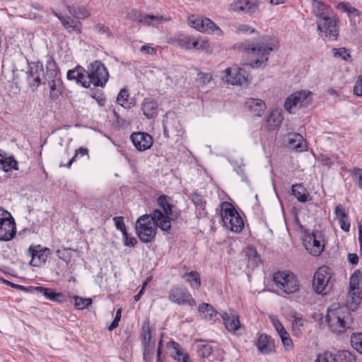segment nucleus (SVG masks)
I'll return each instance as SVG.
<instances>
[{
  "mask_svg": "<svg viewBox=\"0 0 362 362\" xmlns=\"http://www.w3.org/2000/svg\"><path fill=\"white\" fill-rule=\"evenodd\" d=\"M198 310L199 313H206V317L209 315V319H212L214 316L218 314V312L214 308V307L206 303H203L199 305Z\"/></svg>",
  "mask_w": 362,
  "mask_h": 362,
  "instance_id": "obj_51",
  "label": "nucleus"
},
{
  "mask_svg": "<svg viewBox=\"0 0 362 362\" xmlns=\"http://www.w3.org/2000/svg\"><path fill=\"white\" fill-rule=\"evenodd\" d=\"M190 200L198 210H205L206 201L201 194L194 192L190 196Z\"/></svg>",
  "mask_w": 362,
  "mask_h": 362,
  "instance_id": "obj_45",
  "label": "nucleus"
},
{
  "mask_svg": "<svg viewBox=\"0 0 362 362\" xmlns=\"http://www.w3.org/2000/svg\"><path fill=\"white\" fill-rule=\"evenodd\" d=\"M50 250L48 247L42 248L40 245H30L27 251L28 255L31 257L30 265L39 267L47 262Z\"/></svg>",
  "mask_w": 362,
  "mask_h": 362,
  "instance_id": "obj_16",
  "label": "nucleus"
},
{
  "mask_svg": "<svg viewBox=\"0 0 362 362\" xmlns=\"http://www.w3.org/2000/svg\"><path fill=\"white\" fill-rule=\"evenodd\" d=\"M315 362H336L334 354L329 351L318 354Z\"/></svg>",
  "mask_w": 362,
  "mask_h": 362,
  "instance_id": "obj_59",
  "label": "nucleus"
},
{
  "mask_svg": "<svg viewBox=\"0 0 362 362\" xmlns=\"http://www.w3.org/2000/svg\"><path fill=\"white\" fill-rule=\"evenodd\" d=\"M257 8V5L255 3L250 2V1H240L236 5L235 10L240 11L247 13H253Z\"/></svg>",
  "mask_w": 362,
  "mask_h": 362,
  "instance_id": "obj_44",
  "label": "nucleus"
},
{
  "mask_svg": "<svg viewBox=\"0 0 362 362\" xmlns=\"http://www.w3.org/2000/svg\"><path fill=\"white\" fill-rule=\"evenodd\" d=\"M222 319L226 329L233 334L241 335L243 328L240 325L239 317L236 315L224 313Z\"/></svg>",
  "mask_w": 362,
  "mask_h": 362,
  "instance_id": "obj_21",
  "label": "nucleus"
},
{
  "mask_svg": "<svg viewBox=\"0 0 362 362\" xmlns=\"http://www.w3.org/2000/svg\"><path fill=\"white\" fill-rule=\"evenodd\" d=\"M153 334L155 331L150 325V320L146 318L143 322L140 331L141 344H156L155 340L153 339Z\"/></svg>",
  "mask_w": 362,
  "mask_h": 362,
  "instance_id": "obj_26",
  "label": "nucleus"
},
{
  "mask_svg": "<svg viewBox=\"0 0 362 362\" xmlns=\"http://www.w3.org/2000/svg\"><path fill=\"white\" fill-rule=\"evenodd\" d=\"M334 214L339 218L340 228L344 232H349L351 227V223L348 214L341 208L340 204L334 207Z\"/></svg>",
  "mask_w": 362,
  "mask_h": 362,
  "instance_id": "obj_31",
  "label": "nucleus"
},
{
  "mask_svg": "<svg viewBox=\"0 0 362 362\" xmlns=\"http://www.w3.org/2000/svg\"><path fill=\"white\" fill-rule=\"evenodd\" d=\"M33 291H37L45 296L47 300H50L55 290L51 288L43 286H34Z\"/></svg>",
  "mask_w": 362,
  "mask_h": 362,
  "instance_id": "obj_60",
  "label": "nucleus"
},
{
  "mask_svg": "<svg viewBox=\"0 0 362 362\" xmlns=\"http://www.w3.org/2000/svg\"><path fill=\"white\" fill-rule=\"evenodd\" d=\"M325 233L314 229L312 232L305 230L303 235V246L309 254L314 257L320 256L325 250Z\"/></svg>",
  "mask_w": 362,
  "mask_h": 362,
  "instance_id": "obj_3",
  "label": "nucleus"
},
{
  "mask_svg": "<svg viewBox=\"0 0 362 362\" xmlns=\"http://www.w3.org/2000/svg\"><path fill=\"white\" fill-rule=\"evenodd\" d=\"M152 218L153 225L156 228H159L161 230L171 234L172 222H175L179 218H173V216L163 214L161 210L156 209L148 214Z\"/></svg>",
  "mask_w": 362,
  "mask_h": 362,
  "instance_id": "obj_15",
  "label": "nucleus"
},
{
  "mask_svg": "<svg viewBox=\"0 0 362 362\" xmlns=\"http://www.w3.org/2000/svg\"><path fill=\"white\" fill-rule=\"evenodd\" d=\"M245 255L247 258V266L249 267L255 268L259 266L261 258L255 247L248 246L245 251Z\"/></svg>",
  "mask_w": 362,
  "mask_h": 362,
  "instance_id": "obj_39",
  "label": "nucleus"
},
{
  "mask_svg": "<svg viewBox=\"0 0 362 362\" xmlns=\"http://www.w3.org/2000/svg\"><path fill=\"white\" fill-rule=\"evenodd\" d=\"M16 233V223L11 214H0V241L11 240Z\"/></svg>",
  "mask_w": 362,
  "mask_h": 362,
  "instance_id": "obj_14",
  "label": "nucleus"
},
{
  "mask_svg": "<svg viewBox=\"0 0 362 362\" xmlns=\"http://www.w3.org/2000/svg\"><path fill=\"white\" fill-rule=\"evenodd\" d=\"M228 83L232 85L244 86L248 84V73L240 67H229L224 71Z\"/></svg>",
  "mask_w": 362,
  "mask_h": 362,
  "instance_id": "obj_17",
  "label": "nucleus"
},
{
  "mask_svg": "<svg viewBox=\"0 0 362 362\" xmlns=\"http://www.w3.org/2000/svg\"><path fill=\"white\" fill-rule=\"evenodd\" d=\"M337 8L347 13L351 25L356 26L361 20L362 13L354 7H352L349 2H340L337 5Z\"/></svg>",
  "mask_w": 362,
  "mask_h": 362,
  "instance_id": "obj_22",
  "label": "nucleus"
},
{
  "mask_svg": "<svg viewBox=\"0 0 362 362\" xmlns=\"http://www.w3.org/2000/svg\"><path fill=\"white\" fill-rule=\"evenodd\" d=\"M192 36H187L183 35H180L177 37L175 38L173 41L177 43V45L185 49H190Z\"/></svg>",
  "mask_w": 362,
  "mask_h": 362,
  "instance_id": "obj_52",
  "label": "nucleus"
},
{
  "mask_svg": "<svg viewBox=\"0 0 362 362\" xmlns=\"http://www.w3.org/2000/svg\"><path fill=\"white\" fill-rule=\"evenodd\" d=\"M76 78L75 81L77 83L81 84L83 86V83L85 80V73H86L87 70H86L81 65H77L76 66Z\"/></svg>",
  "mask_w": 362,
  "mask_h": 362,
  "instance_id": "obj_61",
  "label": "nucleus"
},
{
  "mask_svg": "<svg viewBox=\"0 0 362 362\" xmlns=\"http://www.w3.org/2000/svg\"><path fill=\"white\" fill-rule=\"evenodd\" d=\"M126 19L132 22H138L144 25H150L154 23H159L163 17L151 14L144 15L137 9L134 8L127 13Z\"/></svg>",
  "mask_w": 362,
  "mask_h": 362,
  "instance_id": "obj_19",
  "label": "nucleus"
},
{
  "mask_svg": "<svg viewBox=\"0 0 362 362\" xmlns=\"http://www.w3.org/2000/svg\"><path fill=\"white\" fill-rule=\"evenodd\" d=\"M273 281L276 286L287 294H291L299 290L297 277L291 272L279 271L274 274Z\"/></svg>",
  "mask_w": 362,
  "mask_h": 362,
  "instance_id": "obj_6",
  "label": "nucleus"
},
{
  "mask_svg": "<svg viewBox=\"0 0 362 362\" xmlns=\"http://www.w3.org/2000/svg\"><path fill=\"white\" fill-rule=\"evenodd\" d=\"M288 146L299 152L305 151L308 149L305 139L298 133H293L288 135Z\"/></svg>",
  "mask_w": 362,
  "mask_h": 362,
  "instance_id": "obj_30",
  "label": "nucleus"
},
{
  "mask_svg": "<svg viewBox=\"0 0 362 362\" xmlns=\"http://www.w3.org/2000/svg\"><path fill=\"white\" fill-rule=\"evenodd\" d=\"M284 117L278 110L272 111L267 119L266 128L268 131H275L281 124Z\"/></svg>",
  "mask_w": 362,
  "mask_h": 362,
  "instance_id": "obj_32",
  "label": "nucleus"
},
{
  "mask_svg": "<svg viewBox=\"0 0 362 362\" xmlns=\"http://www.w3.org/2000/svg\"><path fill=\"white\" fill-rule=\"evenodd\" d=\"M129 94L128 89L126 88H122L117 96V104L127 109L133 107L134 103L129 101Z\"/></svg>",
  "mask_w": 362,
  "mask_h": 362,
  "instance_id": "obj_42",
  "label": "nucleus"
},
{
  "mask_svg": "<svg viewBox=\"0 0 362 362\" xmlns=\"http://www.w3.org/2000/svg\"><path fill=\"white\" fill-rule=\"evenodd\" d=\"M113 221L115 222L116 228L120 230L122 235H126V233L127 231L125 223L124 222V218L122 216H116L113 218Z\"/></svg>",
  "mask_w": 362,
  "mask_h": 362,
  "instance_id": "obj_62",
  "label": "nucleus"
},
{
  "mask_svg": "<svg viewBox=\"0 0 362 362\" xmlns=\"http://www.w3.org/2000/svg\"><path fill=\"white\" fill-rule=\"evenodd\" d=\"M256 346L257 350L262 354H270L275 351L274 339L265 333L259 334Z\"/></svg>",
  "mask_w": 362,
  "mask_h": 362,
  "instance_id": "obj_23",
  "label": "nucleus"
},
{
  "mask_svg": "<svg viewBox=\"0 0 362 362\" xmlns=\"http://www.w3.org/2000/svg\"><path fill=\"white\" fill-rule=\"evenodd\" d=\"M3 165V169L5 172H8L12 169L18 170V162L13 157H8V158H3L0 163Z\"/></svg>",
  "mask_w": 362,
  "mask_h": 362,
  "instance_id": "obj_50",
  "label": "nucleus"
},
{
  "mask_svg": "<svg viewBox=\"0 0 362 362\" xmlns=\"http://www.w3.org/2000/svg\"><path fill=\"white\" fill-rule=\"evenodd\" d=\"M73 298L74 300V306L78 310L87 308L93 303L91 298H84L78 296H74Z\"/></svg>",
  "mask_w": 362,
  "mask_h": 362,
  "instance_id": "obj_48",
  "label": "nucleus"
},
{
  "mask_svg": "<svg viewBox=\"0 0 362 362\" xmlns=\"http://www.w3.org/2000/svg\"><path fill=\"white\" fill-rule=\"evenodd\" d=\"M66 8L71 16L78 20L88 18L91 14L90 10L83 5L68 4L66 6Z\"/></svg>",
  "mask_w": 362,
  "mask_h": 362,
  "instance_id": "obj_28",
  "label": "nucleus"
},
{
  "mask_svg": "<svg viewBox=\"0 0 362 362\" xmlns=\"http://www.w3.org/2000/svg\"><path fill=\"white\" fill-rule=\"evenodd\" d=\"M311 93L306 90L295 92L288 96L284 102V108L290 113L297 107H303L308 106L311 101Z\"/></svg>",
  "mask_w": 362,
  "mask_h": 362,
  "instance_id": "obj_11",
  "label": "nucleus"
},
{
  "mask_svg": "<svg viewBox=\"0 0 362 362\" xmlns=\"http://www.w3.org/2000/svg\"><path fill=\"white\" fill-rule=\"evenodd\" d=\"M157 204L162 209L163 214L179 218L181 215V211L173 204L172 197L161 194L157 198Z\"/></svg>",
  "mask_w": 362,
  "mask_h": 362,
  "instance_id": "obj_20",
  "label": "nucleus"
},
{
  "mask_svg": "<svg viewBox=\"0 0 362 362\" xmlns=\"http://www.w3.org/2000/svg\"><path fill=\"white\" fill-rule=\"evenodd\" d=\"M90 96L95 99L100 106H104L105 105L106 98L102 91L95 90L91 88Z\"/></svg>",
  "mask_w": 362,
  "mask_h": 362,
  "instance_id": "obj_56",
  "label": "nucleus"
},
{
  "mask_svg": "<svg viewBox=\"0 0 362 362\" xmlns=\"http://www.w3.org/2000/svg\"><path fill=\"white\" fill-rule=\"evenodd\" d=\"M313 7H314V13L315 16L318 18V20L320 18H322V17L328 16L331 14L332 12L331 11L330 7H329L325 4L319 1H314L313 3Z\"/></svg>",
  "mask_w": 362,
  "mask_h": 362,
  "instance_id": "obj_40",
  "label": "nucleus"
},
{
  "mask_svg": "<svg viewBox=\"0 0 362 362\" xmlns=\"http://www.w3.org/2000/svg\"><path fill=\"white\" fill-rule=\"evenodd\" d=\"M291 192L293 196L300 202L305 203L309 199L310 194L303 184H295L292 185Z\"/></svg>",
  "mask_w": 362,
  "mask_h": 362,
  "instance_id": "obj_37",
  "label": "nucleus"
},
{
  "mask_svg": "<svg viewBox=\"0 0 362 362\" xmlns=\"http://www.w3.org/2000/svg\"><path fill=\"white\" fill-rule=\"evenodd\" d=\"M166 346L168 349H173L170 352V356L175 361H180L181 356L185 353L180 344L174 340L168 342Z\"/></svg>",
  "mask_w": 362,
  "mask_h": 362,
  "instance_id": "obj_41",
  "label": "nucleus"
},
{
  "mask_svg": "<svg viewBox=\"0 0 362 362\" xmlns=\"http://www.w3.org/2000/svg\"><path fill=\"white\" fill-rule=\"evenodd\" d=\"M88 81H84L83 87L88 88L93 83L95 87H104L108 81L109 74L105 64L98 60L90 63L87 67Z\"/></svg>",
  "mask_w": 362,
  "mask_h": 362,
  "instance_id": "obj_2",
  "label": "nucleus"
},
{
  "mask_svg": "<svg viewBox=\"0 0 362 362\" xmlns=\"http://www.w3.org/2000/svg\"><path fill=\"white\" fill-rule=\"evenodd\" d=\"M223 226L233 232L240 233L244 228V222L238 213V215L233 216V218L230 217L227 222L223 223Z\"/></svg>",
  "mask_w": 362,
  "mask_h": 362,
  "instance_id": "obj_36",
  "label": "nucleus"
},
{
  "mask_svg": "<svg viewBox=\"0 0 362 362\" xmlns=\"http://www.w3.org/2000/svg\"><path fill=\"white\" fill-rule=\"evenodd\" d=\"M28 62V70L26 71V80L28 86L33 90H36L41 85H43V81L41 76L44 77V66L40 60Z\"/></svg>",
  "mask_w": 362,
  "mask_h": 362,
  "instance_id": "obj_7",
  "label": "nucleus"
},
{
  "mask_svg": "<svg viewBox=\"0 0 362 362\" xmlns=\"http://www.w3.org/2000/svg\"><path fill=\"white\" fill-rule=\"evenodd\" d=\"M212 80V76L209 73L199 72L197 81L202 86H205L211 82Z\"/></svg>",
  "mask_w": 362,
  "mask_h": 362,
  "instance_id": "obj_63",
  "label": "nucleus"
},
{
  "mask_svg": "<svg viewBox=\"0 0 362 362\" xmlns=\"http://www.w3.org/2000/svg\"><path fill=\"white\" fill-rule=\"evenodd\" d=\"M187 23L189 26L201 33L206 32L211 34L217 31L222 33L221 29L206 17H197L195 15H191L188 17Z\"/></svg>",
  "mask_w": 362,
  "mask_h": 362,
  "instance_id": "obj_10",
  "label": "nucleus"
},
{
  "mask_svg": "<svg viewBox=\"0 0 362 362\" xmlns=\"http://www.w3.org/2000/svg\"><path fill=\"white\" fill-rule=\"evenodd\" d=\"M152 223V218L147 214L139 216L136 221V234L144 243H150L155 240L157 228Z\"/></svg>",
  "mask_w": 362,
  "mask_h": 362,
  "instance_id": "obj_4",
  "label": "nucleus"
},
{
  "mask_svg": "<svg viewBox=\"0 0 362 362\" xmlns=\"http://www.w3.org/2000/svg\"><path fill=\"white\" fill-rule=\"evenodd\" d=\"M53 14L60 21L64 28L69 32H76L77 34L81 33L83 25L81 21H76L70 16H64L56 11H54Z\"/></svg>",
  "mask_w": 362,
  "mask_h": 362,
  "instance_id": "obj_24",
  "label": "nucleus"
},
{
  "mask_svg": "<svg viewBox=\"0 0 362 362\" xmlns=\"http://www.w3.org/2000/svg\"><path fill=\"white\" fill-rule=\"evenodd\" d=\"M3 282L6 285L9 286L13 288H16L17 290H19V291H23L25 293H33V292L34 286H25L23 285L14 284L13 282H11V281H9L8 280H5V279L3 280Z\"/></svg>",
  "mask_w": 362,
  "mask_h": 362,
  "instance_id": "obj_58",
  "label": "nucleus"
},
{
  "mask_svg": "<svg viewBox=\"0 0 362 362\" xmlns=\"http://www.w3.org/2000/svg\"><path fill=\"white\" fill-rule=\"evenodd\" d=\"M187 283H188L191 288L198 290L202 285L199 274L197 271H191L186 272L181 276Z\"/></svg>",
  "mask_w": 362,
  "mask_h": 362,
  "instance_id": "obj_35",
  "label": "nucleus"
},
{
  "mask_svg": "<svg viewBox=\"0 0 362 362\" xmlns=\"http://www.w3.org/2000/svg\"><path fill=\"white\" fill-rule=\"evenodd\" d=\"M45 74L44 79L61 78L60 69L52 55L47 54L46 57Z\"/></svg>",
  "mask_w": 362,
  "mask_h": 362,
  "instance_id": "obj_25",
  "label": "nucleus"
},
{
  "mask_svg": "<svg viewBox=\"0 0 362 362\" xmlns=\"http://www.w3.org/2000/svg\"><path fill=\"white\" fill-rule=\"evenodd\" d=\"M163 135L165 138L170 139L171 136H180L182 134V127L179 119L175 113L167 112L163 119Z\"/></svg>",
  "mask_w": 362,
  "mask_h": 362,
  "instance_id": "obj_12",
  "label": "nucleus"
},
{
  "mask_svg": "<svg viewBox=\"0 0 362 362\" xmlns=\"http://www.w3.org/2000/svg\"><path fill=\"white\" fill-rule=\"evenodd\" d=\"M353 176V180L358 185V187L362 189V169L358 167H354L349 170Z\"/></svg>",
  "mask_w": 362,
  "mask_h": 362,
  "instance_id": "obj_54",
  "label": "nucleus"
},
{
  "mask_svg": "<svg viewBox=\"0 0 362 362\" xmlns=\"http://www.w3.org/2000/svg\"><path fill=\"white\" fill-rule=\"evenodd\" d=\"M168 299L172 303L179 305L193 307L196 305V300L189 290L180 285H174L171 287L168 293Z\"/></svg>",
  "mask_w": 362,
  "mask_h": 362,
  "instance_id": "obj_8",
  "label": "nucleus"
},
{
  "mask_svg": "<svg viewBox=\"0 0 362 362\" xmlns=\"http://www.w3.org/2000/svg\"><path fill=\"white\" fill-rule=\"evenodd\" d=\"M279 336L281 340L284 348L286 351H290L293 348V343L289 333L286 330L279 333Z\"/></svg>",
  "mask_w": 362,
  "mask_h": 362,
  "instance_id": "obj_49",
  "label": "nucleus"
},
{
  "mask_svg": "<svg viewBox=\"0 0 362 362\" xmlns=\"http://www.w3.org/2000/svg\"><path fill=\"white\" fill-rule=\"evenodd\" d=\"M130 139L136 149L140 152L150 149L153 144L152 136L144 132H133Z\"/></svg>",
  "mask_w": 362,
  "mask_h": 362,
  "instance_id": "obj_18",
  "label": "nucleus"
},
{
  "mask_svg": "<svg viewBox=\"0 0 362 362\" xmlns=\"http://www.w3.org/2000/svg\"><path fill=\"white\" fill-rule=\"evenodd\" d=\"M70 248H64L62 250L58 249L56 251L57 257L65 262L66 264H69L71 262V254L70 252Z\"/></svg>",
  "mask_w": 362,
  "mask_h": 362,
  "instance_id": "obj_57",
  "label": "nucleus"
},
{
  "mask_svg": "<svg viewBox=\"0 0 362 362\" xmlns=\"http://www.w3.org/2000/svg\"><path fill=\"white\" fill-rule=\"evenodd\" d=\"M336 362H356V355L348 350H339L335 354Z\"/></svg>",
  "mask_w": 362,
  "mask_h": 362,
  "instance_id": "obj_43",
  "label": "nucleus"
},
{
  "mask_svg": "<svg viewBox=\"0 0 362 362\" xmlns=\"http://www.w3.org/2000/svg\"><path fill=\"white\" fill-rule=\"evenodd\" d=\"M362 300V291L359 288L349 289L347 304L351 310H356Z\"/></svg>",
  "mask_w": 362,
  "mask_h": 362,
  "instance_id": "obj_34",
  "label": "nucleus"
},
{
  "mask_svg": "<svg viewBox=\"0 0 362 362\" xmlns=\"http://www.w3.org/2000/svg\"><path fill=\"white\" fill-rule=\"evenodd\" d=\"M340 308H328L325 322L332 332L341 333L346 329V322Z\"/></svg>",
  "mask_w": 362,
  "mask_h": 362,
  "instance_id": "obj_13",
  "label": "nucleus"
},
{
  "mask_svg": "<svg viewBox=\"0 0 362 362\" xmlns=\"http://www.w3.org/2000/svg\"><path fill=\"white\" fill-rule=\"evenodd\" d=\"M245 106L255 117H261L266 109L265 103L258 98H249L245 102Z\"/></svg>",
  "mask_w": 362,
  "mask_h": 362,
  "instance_id": "obj_29",
  "label": "nucleus"
},
{
  "mask_svg": "<svg viewBox=\"0 0 362 362\" xmlns=\"http://www.w3.org/2000/svg\"><path fill=\"white\" fill-rule=\"evenodd\" d=\"M157 102L151 98H144L141 103L143 114L148 119L153 118L157 115Z\"/></svg>",
  "mask_w": 362,
  "mask_h": 362,
  "instance_id": "obj_33",
  "label": "nucleus"
},
{
  "mask_svg": "<svg viewBox=\"0 0 362 362\" xmlns=\"http://www.w3.org/2000/svg\"><path fill=\"white\" fill-rule=\"evenodd\" d=\"M221 206V221L223 223L227 222V220L230 217L233 218V216L238 215V211L228 202H223L220 204Z\"/></svg>",
  "mask_w": 362,
  "mask_h": 362,
  "instance_id": "obj_38",
  "label": "nucleus"
},
{
  "mask_svg": "<svg viewBox=\"0 0 362 362\" xmlns=\"http://www.w3.org/2000/svg\"><path fill=\"white\" fill-rule=\"evenodd\" d=\"M241 47L247 54H254L258 57L248 64L250 67L256 69L266 66L270 52L276 49L275 45L268 41H260L252 44L242 43Z\"/></svg>",
  "mask_w": 362,
  "mask_h": 362,
  "instance_id": "obj_1",
  "label": "nucleus"
},
{
  "mask_svg": "<svg viewBox=\"0 0 362 362\" xmlns=\"http://www.w3.org/2000/svg\"><path fill=\"white\" fill-rule=\"evenodd\" d=\"M94 30L99 33L105 34L107 37H112L113 35L109 27L102 23H98L94 26Z\"/></svg>",
  "mask_w": 362,
  "mask_h": 362,
  "instance_id": "obj_64",
  "label": "nucleus"
},
{
  "mask_svg": "<svg viewBox=\"0 0 362 362\" xmlns=\"http://www.w3.org/2000/svg\"><path fill=\"white\" fill-rule=\"evenodd\" d=\"M212 351L211 346L208 344H201L197 346V354L201 358H208Z\"/></svg>",
  "mask_w": 362,
  "mask_h": 362,
  "instance_id": "obj_53",
  "label": "nucleus"
},
{
  "mask_svg": "<svg viewBox=\"0 0 362 362\" xmlns=\"http://www.w3.org/2000/svg\"><path fill=\"white\" fill-rule=\"evenodd\" d=\"M61 78L44 79L43 85L47 84L49 88V99L52 101L57 100L62 94Z\"/></svg>",
  "mask_w": 362,
  "mask_h": 362,
  "instance_id": "obj_27",
  "label": "nucleus"
},
{
  "mask_svg": "<svg viewBox=\"0 0 362 362\" xmlns=\"http://www.w3.org/2000/svg\"><path fill=\"white\" fill-rule=\"evenodd\" d=\"M351 346L362 354V332L353 333L351 336Z\"/></svg>",
  "mask_w": 362,
  "mask_h": 362,
  "instance_id": "obj_47",
  "label": "nucleus"
},
{
  "mask_svg": "<svg viewBox=\"0 0 362 362\" xmlns=\"http://www.w3.org/2000/svg\"><path fill=\"white\" fill-rule=\"evenodd\" d=\"M156 344H141L143 359L146 362H151L154 356Z\"/></svg>",
  "mask_w": 362,
  "mask_h": 362,
  "instance_id": "obj_46",
  "label": "nucleus"
},
{
  "mask_svg": "<svg viewBox=\"0 0 362 362\" xmlns=\"http://www.w3.org/2000/svg\"><path fill=\"white\" fill-rule=\"evenodd\" d=\"M334 281L332 274L329 272V268L327 266H322L315 272L313 287L317 293L323 296L327 295L332 289Z\"/></svg>",
  "mask_w": 362,
  "mask_h": 362,
  "instance_id": "obj_5",
  "label": "nucleus"
},
{
  "mask_svg": "<svg viewBox=\"0 0 362 362\" xmlns=\"http://www.w3.org/2000/svg\"><path fill=\"white\" fill-rule=\"evenodd\" d=\"M339 19L332 13L317 20V29L325 33V36L331 40H337L339 35Z\"/></svg>",
  "mask_w": 362,
  "mask_h": 362,
  "instance_id": "obj_9",
  "label": "nucleus"
},
{
  "mask_svg": "<svg viewBox=\"0 0 362 362\" xmlns=\"http://www.w3.org/2000/svg\"><path fill=\"white\" fill-rule=\"evenodd\" d=\"M361 277V272L356 269L354 272L350 277L349 289L354 290L359 288V278Z\"/></svg>",
  "mask_w": 362,
  "mask_h": 362,
  "instance_id": "obj_55",
  "label": "nucleus"
}]
</instances>
